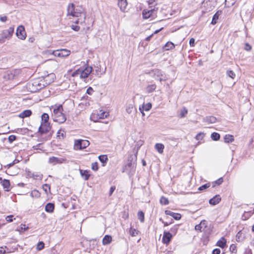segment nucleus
I'll return each mask as SVG.
<instances>
[{"mask_svg": "<svg viewBox=\"0 0 254 254\" xmlns=\"http://www.w3.org/2000/svg\"><path fill=\"white\" fill-rule=\"evenodd\" d=\"M90 144L89 142L86 140H76L74 142V148L75 149H82L86 148Z\"/></svg>", "mask_w": 254, "mask_h": 254, "instance_id": "obj_6", "label": "nucleus"}, {"mask_svg": "<svg viewBox=\"0 0 254 254\" xmlns=\"http://www.w3.org/2000/svg\"><path fill=\"white\" fill-rule=\"evenodd\" d=\"M75 15H77V16H74V17H80L81 23L84 22L86 18V14L84 11V9L82 7L77 6L75 8Z\"/></svg>", "mask_w": 254, "mask_h": 254, "instance_id": "obj_8", "label": "nucleus"}, {"mask_svg": "<svg viewBox=\"0 0 254 254\" xmlns=\"http://www.w3.org/2000/svg\"><path fill=\"white\" fill-rule=\"evenodd\" d=\"M230 250L232 253H236L237 252L236 246L234 244L231 245L230 247Z\"/></svg>", "mask_w": 254, "mask_h": 254, "instance_id": "obj_51", "label": "nucleus"}, {"mask_svg": "<svg viewBox=\"0 0 254 254\" xmlns=\"http://www.w3.org/2000/svg\"><path fill=\"white\" fill-rule=\"evenodd\" d=\"M92 71V67L87 66L84 69L78 68L71 74V76L74 77H79L81 79H85L88 77V75Z\"/></svg>", "mask_w": 254, "mask_h": 254, "instance_id": "obj_2", "label": "nucleus"}, {"mask_svg": "<svg viewBox=\"0 0 254 254\" xmlns=\"http://www.w3.org/2000/svg\"><path fill=\"white\" fill-rule=\"evenodd\" d=\"M187 114L188 110L185 107H184L181 110L180 113L178 117L180 118H183L186 116Z\"/></svg>", "mask_w": 254, "mask_h": 254, "instance_id": "obj_32", "label": "nucleus"}, {"mask_svg": "<svg viewBox=\"0 0 254 254\" xmlns=\"http://www.w3.org/2000/svg\"><path fill=\"white\" fill-rule=\"evenodd\" d=\"M14 32V27H10L7 30L1 31L0 33V43L4 42L5 39H10Z\"/></svg>", "mask_w": 254, "mask_h": 254, "instance_id": "obj_5", "label": "nucleus"}, {"mask_svg": "<svg viewBox=\"0 0 254 254\" xmlns=\"http://www.w3.org/2000/svg\"><path fill=\"white\" fill-rule=\"evenodd\" d=\"M75 7L74 4L73 3H69L67 7V15H70L73 17L77 16V15H75Z\"/></svg>", "mask_w": 254, "mask_h": 254, "instance_id": "obj_12", "label": "nucleus"}, {"mask_svg": "<svg viewBox=\"0 0 254 254\" xmlns=\"http://www.w3.org/2000/svg\"><path fill=\"white\" fill-rule=\"evenodd\" d=\"M220 250L219 249H215L213 250L212 254H220Z\"/></svg>", "mask_w": 254, "mask_h": 254, "instance_id": "obj_61", "label": "nucleus"}, {"mask_svg": "<svg viewBox=\"0 0 254 254\" xmlns=\"http://www.w3.org/2000/svg\"><path fill=\"white\" fill-rule=\"evenodd\" d=\"M30 177L33 178L34 179L36 180H42L43 178V175L39 173H33L29 174Z\"/></svg>", "mask_w": 254, "mask_h": 254, "instance_id": "obj_27", "label": "nucleus"}, {"mask_svg": "<svg viewBox=\"0 0 254 254\" xmlns=\"http://www.w3.org/2000/svg\"><path fill=\"white\" fill-rule=\"evenodd\" d=\"M165 213L166 215L173 217L175 220H179L181 218V215L180 213H177L170 210H166Z\"/></svg>", "mask_w": 254, "mask_h": 254, "instance_id": "obj_15", "label": "nucleus"}, {"mask_svg": "<svg viewBox=\"0 0 254 254\" xmlns=\"http://www.w3.org/2000/svg\"><path fill=\"white\" fill-rule=\"evenodd\" d=\"M156 85L155 84H150L146 86L145 88V91L147 93H151L155 90Z\"/></svg>", "mask_w": 254, "mask_h": 254, "instance_id": "obj_22", "label": "nucleus"}, {"mask_svg": "<svg viewBox=\"0 0 254 254\" xmlns=\"http://www.w3.org/2000/svg\"><path fill=\"white\" fill-rule=\"evenodd\" d=\"M64 161L65 159L64 158L53 156L49 158L48 163L53 165H55L58 164H62L64 162Z\"/></svg>", "mask_w": 254, "mask_h": 254, "instance_id": "obj_11", "label": "nucleus"}, {"mask_svg": "<svg viewBox=\"0 0 254 254\" xmlns=\"http://www.w3.org/2000/svg\"><path fill=\"white\" fill-rule=\"evenodd\" d=\"M16 35L21 40H25L26 39V33L25 28L23 25H20L17 27Z\"/></svg>", "mask_w": 254, "mask_h": 254, "instance_id": "obj_9", "label": "nucleus"}, {"mask_svg": "<svg viewBox=\"0 0 254 254\" xmlns=\"http://www.w3.org/2000/svg\"><path fill=\"white\" fill-rule=\"evenodd\" d=\"M152 107V105L150 103H148L146 104H143L141 106H140L139 108V110L140 112H142V111H149Z\"/></svg>", "mask_w": 254, "mask_h": 254, "instance_id": "obj_19", "label": "nucleus"}, {"mask_svg": "<svg viewBox=\"0 0 254 254\" xmlns=\"http://www.w3.org/2000/svg\"><path fill=\"white\" fill-rule=\"evenodd\" d=\"M63 107L60 105L54 109V121L60 124L64 123L66 121V117L63 113Z\"/></svg>", "mask_w": 254, "mask_h": 254, "instance_id": "obj_3", "label": "nucleus"}, {"mask_svg": "<svg viewBox=\"0 0 254 254\" xmlns=\"http://www.w3.org/2000/svg\"><path fill=\"white\" fill-rule=\"evenodd\" d=\"M49 116L48 114L44 113L41 116V122H49Z\"/></svg>", "mask_w": 254, "mask_h": 254, "instance_id": "obj_34", "label": "nucleus"}, {"mask_svg": "<svg viewBox=\"0 0 254 254\" xmlns=\"http://www.w3.org/2000/svg\"><path fill=\"white\" fill-rule=\"evenodd\" d=\"M172 235L169 232L164 231L162 238V242L164 244H168L172 239Z\"/></svg>", "mask_w": 254, "mask_h": 254, "instance_id": "obj_13", "label": "nucleus"}, {"mask_svg": "<svg viewBox=\"0 0 254 254\" xmlns=\"http://www.w3.org/2000/svg\"><path fill=\"white\" fill-rule=\"evenodd\" d=\"M223 179H222V178H219V179H218V180L215 182V183H216L217 185H219L223 183Z\"/></svg>", "mask_w": 254, "mask_h": 254, "instance_id": "obj_63", "label": "nucleus"}, {"mask_svg": "<svg viewBox=\"0 0 254 254\" xmlns=\"http://www.w3.org/2000/svg\"><path fill=\"white\" fill-rule=\"evenodd\" d=\"M70 27L73 30L76 32L80 30V27L76 25L72 24L70 26Z\"/></svg>", "mask_w": 254, "mask_h": 254, "instance_id": "obj_52", "label": "nucleus"}, {"mask_svg": "<svg viewBox=\"0 0 254 254\" xmlns=\"http://www.w3.org/2000/svg\"><path fill=\"white\" fill-rule=\"evenodd\" d=\"M54 208V204L53 203H48L45 206V210L47 212L51 213L53 212Z\"/></svg>", "mask_w": 254, "mask_h": 254, "instance_id": "obj_26", "label": "nucleus"}, {"mask_svg": "<svg viewBox=\"0 0 254 254\" xmlns=\"http://www.w3.org/2000/svg\"><path fill=\"white\" fill-rule=\"evenodd\" d=\"M204 133L203 132L198 133L195 137V138L197 140H202L204 137Z\"/></svg>", "mask_w": 254, "mask_h": 254, "instance_id": "obj_42", "label": "nucleus"}, {"mask_svg": "<svg viewBox=\"0 0 254 254\" xmlns=\"http://www.w3.org/2000/svg\"><path fill=\"white\" fill-rule=\"evenodd\" d=\"M112 238L110 235H106L104 236L102 240V244L103 245H107L111 243Z\"/></svg>", "mask_w": 254, "mask_h": 254, "instance_id": "obj_21", "label": "nucleus"}, {"mask_svg": "<svg viewBox=\"0 0 254 254\" xmlns=\"http://www.w3.org/2000/svg\"><path fill=\"white\" fill-rule=\"evenodd\" d=\"M98 159L100 160V161L103 163V164L106 163V162L108 160L107 156L106 155H99L98 157Z\"/></svg>", "mask_w": 254, "mask_h": 254, "instance_id": "obj_36", "label": "nucleus"}, {"mask_svg": "<svg viewBox=\"0 0 254 254\" xmlns=\"http://www.w3.org/2000/svg\"><path fill=\"white\" fill-rule=\"evenodd\" d=\"M236 2V0H226V4H228V6L230 7L233 6Z\"/></svg>", "mask_w": 254, "mask_h": 254, "instance_id": "obj_45", "label": "nucleus"}, {"mask_svg": "<svg viewBox=\"0 0 254 254\" xmlns=\"http://www.w3.org/2000/svg\"><path fill=\"white\" fill-rule=\"evenodd\" d=\"M218 18V16L216 14H214L213 15V18H212V20L211 21V24H215L216 23V19H217Z\"/></svg>", "mask_w": 254, "mask_h": 254, "instance_id": "obj_53", "label": "nucleus"}, {"mask_svg": "<svg viewBox=\"0 0 254 254\" xmlns=\"http://www.w3.org/2000/svg\"><path fill=\"white\" fill-rule=\"evenodd\" d=\"M160 202L162 205H167L169 203V200L167 198L162 196L160 198Z\"/></svg>", "mask_w": 254, "mask_h": 254, "instance_id": "obj_41", "label": "nucleus"}, {"mask_svg": "<svg viewBox=\"0 0 254 254\" xmlns=\"http://www.w3.org/2000/svg\"><path fill=\"white\" fill-rule=\"evenodd\" d=\"M42 143H39L36 145H34L33 146V148L35 150H43V147H42Z\"/></svg>", "mask_w": 254, "mask_h": 254, "instance_id": "obj_49", "label": "nucleus"}, {"mask_svg": "<svg viewBox=\"0 0 254 254\" xmlns=\"http://www.w3.org/2000/svg\"><path fill=\"white\" fill-rule=\"evenodd\" d=\"M16 139V136L14 135H11L8 137V140L10 142H12Z\"/></svg>", "mask_w": 254, "mask_h": 254, "instance_id": "obj_58", "label": "nucleus"}, {"mask_svg": "<svg viewBox=\"0 0 254 254\" xmlns=\"http://www.w3.org/2000/svg\"><path fill=\"white\" fill-rule=\"evenodd\" d=\"M227 75L232 79H234L235 77V73L232 70H227L226 72Z\"/></svg>", "mask_w": 254, "mask_h": 254, "instance_id": "obj_43", "label": "nucleus"}, {"mask_svg": "<svg viewBox=\"0 0 254 254\" xmlns=\"http://www.w3.org/2000/svg\"><path fill=\"white\" fill-rule=\"evenodd\" d=\"M49 83L45 81L43 78H39L32 80L26 85L27 90L32 93L36 92L47 86Z\"/></svg>", "mask_w": 254, "mask_h": 254, "instance_id": "obj_1", "label": "nucleus"}, {"mask_svg": "<svg viewBox=\"0 0 254 254\" xmlns=\"http://www.w3.org/2000/svg\"><path fill=\"white\" fill-rule=\"evenodd\" d=\"M211 137L212 140L217 141L220 139V134L217 132H213L211 135Z\"/></svg>", "mask_w": 254, "mask_h": 254, "instance_id": "obj_37", "label": "nucleus"}, {"mask_svg": "<svg viewBox=\"0 0 254 254\" xmlns=\"http://www.w3.org/2000/svg\"><path fill=\"white\" fill-rule=\"evenodd\" d=\"M61 57H66L70 54V51L67 49H62L60 50Z\"/></svg>", "mask_w": 254, "mask_h": 254, "instance_id": "obj_31", "label": "nucleus"}, {"mask_svg": "<svg viewBox=\"0 0 254 254\" xmlns=\"http://www.w3.org/2000/svg\"><path fill=\"white\" fill-rule=\"evenodd\" d=\"M216 118L214 116H207L204 118L203 120V121L206 123L207 124H214L216 122Z\"/></svg>", "mask_w": 254, "mask_h": 254, "instance_id": "obj_17", "label": "nucleus"}, {"mask_svg": "<svg viewBox=\"0 0 254 254\" xmlns=\"http://www.w3.org/2000/svg\"><path fill=\"white\" fill-rule=\"evenodd\" d=\"M189 44L190 47H194L195 45V39L191 38L190 40Z\"/></svg>", "mask_w": 254, "mask_h": 254, "instance_id": "obj_56", "label": "nucleus"}, {"mask_svg": "<svg viewBox=\"0 0 254 254\" xmlns=\"http://www.w3.org/2000/svg\"><path fill=\"white\" fill-rule=\"evenodd\" d=\"M50 129L51 127L49 122H41V125L39 127V132L41 134L46 133L50 131Z\"/></svg>", "mask_w": 254, "mask_h": 254, "instance_id": "obj_10", "label": "nucleus"}, {"mask_svg": "<svg viewBox=\"0 0 254 254\" xmlns=\"http://www.w3.org/2000/svg\"><path fill=\"white\" fill-rule=\"evenodd\" d=\"M13 217V216L12 215L7 216L5 218V220L7 222H11L13 221V219H12V217Z\"/></svg>", "mask_w": 254, "mask_h": 254, "instance_id": "obj_57", "label": "nucleus"}, {"mask_svg": "<svg viewBox=\"0 0 254 254\" xmlns=\"http://www.w3.org/2000/svg\"><path fill=\"white\" fill-rule=\"evenodd\" d=\"M116 189L115 186H112L110 189L109 196H111Z\"/></svg>", "mask_w": 254, "mask_h": 254, "instance_id": "obj_60", "label": "nucleus"}, {"mask_svg": "<svg viewBox=\"0 0 254 254\" xmlns=\"http://www.w3.org/2000/svg\"><path fill=\"white\" fill-rule=\"evenodd\" d=\"M118 5L122 11L125 12L127 11V0H119Z\"/></svg>", "mask_w": 254, "mask_h": 254, "instance_id": "obj_14", "label": "nucleus"}, {"mask_svg": "<svg viewBox=\"0 0 254 254\" xmlns=\"http://www.w3.org/2000/svg\"><path fill=\"white\" fill-rule=\"evenodd\" d=\"M18 73L19 71L17 70H8L4 73L3 78L5 80H11L13 79Z\"/></svg>", "mask_w": 254, "mask_h": 254, "instance_id": "obj_7", "label": "nucleus"}, {"mask_svg": "<svg viewBox=\"0 0 254 254\" xmlns=\"http://www.w3.org/2000/svg\"><path fill=\"white\" fill-rule=\"evenodd\" d=\"M200 224L202 226V228H205L207 227V223L206 220H203L200 222Z\"/></svg>", "mask_w": 254, "mask_h": 254, "instance_id": "obj_54", "label": "nucleus"}, {"mask_svg": "<svg viewBox=\"0 0 254 254\" xmlns=\"http://www.w3.org/2000/svg\"><path fill=\"white\" fill-rule=\"evenodd\" d=\"M108 116V113L103 112L100 118H104L105 117L107 118Z\"/></svg>", "mask_w": 254, "mask_h": 254, "instance_id": "obj_64", "label": "nucleus"}, {"mask_svg": "<svg viewBox=\"0 0 254 254\" xmlns=\"http://www.w3.org/2000/svg\"><path fill=\"white\" fill-rule=\"evenodd\" d=\"M30 196L32 197H39L40 196V192L35 190H32L31 193H30Z\"/></svg>", "mask_w": 254, "mask_h": 254, "instance_id": "obj_38", "label": "nucleus"}, {"mask_svg": "<svg viewBox=\"0 0 254 254\" xmlns=\"http://www.w3.org/2000/svg\"><path fill=\"white\" fill-rule=\"evenodd\" d=\"M209 187H210L209 184H204V185L199 187L198 189V190H199V191H202V190H204L208 188Z\"/></svg>", "mask_w": 254, "mask_h": 254, "instance_id": "obj_44", "label": "nucleus"}, {"mask_svg": "<svg viewBox=\"0 0 254 254\" xmlns=\"http://www.w3.org/2000/svg\"><path fill=\"white\" fill-rule=\"evenodd\" d=\"M155 149L160 153L162 154L163 153L164 145L162 143H156L155 145Z\"/></svg>", "mask_w": 254, "mask_h": 254, "instance_id": "obj_23", "label": "nucleus"}, {"mask_svg": "<svg viewBox=\"0 0 254 254\" xmlns=\"http://www.w3.org/2000/svg\"><path fill=\"white\" fill-rule=\"evenodd\" d=\"M155 10L154 9L150 10H144L142 12V16L144 19H147L150 18L154 12Z\"/></svg>", "mask_w": 254, "mask_h": 254, "instance_id": "obj_16", "label": "nucleus"}, {"mask_svg": "<svg viewBox=\"0 0 254 254\" xmlns=\"http://www.w3.org/2000/svg\"><path fill=\"white\" fill-rule=\"evenodd\" d=\"M151 75L156 80L160 82L166 81L168 79V76L165 73L160 69H154L150 72Z\"/></svg>", "mask_w": 254, "mask_h": 254, "instance_id": "obj_4", "label": "nucleus"}, {"mask_svg": "<svg viewBox=\"0 0 254 254\" xmlns=\"http://www.w3.org/2000/svg\"><path fill=\"white\" fill-rule=\"evenodd\" d=\"M137 216L138 219H139L141 222H143L144 221V214L142 211L138 212Z\"/></svg>", "mask_w": 254, "mask_h": 254, "instance_id": "obj_35", "label": "nucleus"}, {"mask_svg": "<svg viewBox=\"0 0 254 254\" xmlns=\"http://www.w3.org/2000/svg\"><path fill=\"white\" fill-rule=\"evenodd\" d=\"M52 54L53 55H54L55 57H61L60 50H57L54 51L52 52Z\"/></svg>", "mask_w": 254, "mask_h": 254, "instance_id": "obj_50", "label": "nucleus"}, {"mask_svg": "<svg viewBox=\"0 0 254 254\" xmlns=\"http://www.w3.org/2000/svg\"><path fill=\"white\" fill-rule=\"evenodd\" d=\"M93 91L94 90L93 88L91 87H89L87 88L86 90V93L88 94V95H92Z\"/></svg>", "mask_w": 254, "mask_h": 254, "instance_id": "obj_55", "label": "nucleus"}, {"mask_svg": "<svg viewBox=\"0 0 254 254\" xmlns=\"http://www.w3.org/2000/svg\"><path fill=\"white\" fill-rule=\"evenodd\" d=\"M175 46L171 42H168L164 46V49L165 50H169L174 48Z\"/></svg>", "mask_w": 254, "mask_h": 254, "instance_id": "obj_33", "label": "nucleus"}, {"mask_svg": "<svg viewBox=\"0 0 254 254\" xmlns=\"http://www.w3.org/2000/svg\"><path fill=\"white\" fill-rule=\"evenodd\" d=\"M224 141L226 143L232 142L234 140V136L232 135L226 134L224 137Z\"/></svg>", "mask_w": 254, "mask_h": 254, "instance_id": "obj_30", "label": "nucleus"}, {"mask_svg": "<svg viewBox=\"0 0 254 254\" xmlns=\"http://www.w3.org/2000/svg\"><path fill=\"white\" fill-rule=\"evenodd\" d=\"M138 231L135 229L130 228L129 230V233L132 237H134L138 234Z\"/></svg>", "mask_w": 254, "mask_h": 254, "instance_id": "obj_40", "label": "nucleus"}, {"mask_svg": "<svg viewBox=\"0 0 254 254\" xmlns=\"http://www.w3.org/2000/svg\"><path fill=\"white\" fill-rule=\"evenodd\" d=\"M2 186L5 191H9L10 190V182L8 180L4 179L1 182Z\"/></svg>", "mask_w": 254, "mask_h": 254, "instance_id": "obj_20", "label": "nucleus"}, {"mask_svg": "<svg viewBox=\"0 0 254 254\" xmlns=\"http://www.w3.org/2000/svg\"><path fill=\"white\" fill-rule=\"evenodd\" d=\"M7 19V17L6 16L0 17V21L3 22H5Z\"/></svg>", "mask_w": 254, "mask_h": 254, "instance_id": "obj_62", "label": "nucleus"}, {"mask_svg": "<svg viewBox=\"0 0 254 254\" xmlns=\"http://www.w3.org/2000/svg\"><path fill=\"white\" fill-rule=\"evenodd\" d=\"M32 114V112L30 110H26L21 112L19 115V117L21 118H24L26 117H29Z\"/></svg>", "mask_w": 254, "mask_h": 254, "instance_id": "obj_24", "label": "nucleus"}, {"mask_svg": "<svg viewBox=\"0 0 254 254\" xmlns=\"http://www.w3.org/2000/svg\"><path fill=\"white\" fill-rule=\"evenodd\" d=\"M57 136L59 138L63 139L65 136V132L64 130L60 129L57 132Z\"/></svg>", "mask_w": 254, "mask_h": 254, "instance_id": "obj_39", "label": "nucleus"}, {"mask_svg": "<svg viewBox=\"0 0 254 254\" xmlns=\"http://www.w3.org/2000/svg\"><path fill=\"white\" fill-rule=\"evenodd\" d=\"M221 200V197L219 195H216L213 198H211L209 202L210 204L215 205L218 204Z\"/></svg>", "mask_w": 254, "mask_h": 254, "instance_id": "obj_18", "label": "nucleus"}, {"mask_svg": "<svg viewBox=\"0 0 254 254\" xmlns=\"http://www.w3.org/2000/svg\"><path fill=\"white\" fill-rule=\"evenodd\" d=\"M80 173L81 176L84 178L85 181L88 180L90 177V174L87 170H80Z\"/></svg>", "mask_w": 254, "mask_h": 254, "instance_id": "obj_29", "label": "nucleus"}, {"mask_svg": "<svg viewBox=\"0 0 254 254\" xmlns=\"http://www.w3.org/2000/svg\"><path fill=\"white\" fill-rule=\"evenodd\" d=\"M42 188L46 193H48V190H50V186L47 184L43 185L42 186Z\"/></svg>", "mask_w": 254, "mask_h": 254, "instance_id": "obj_46", "label": "nucleus"}, {"mask_svg": "<svg viewBox=\"0 0 254 254\" xmlns=\"http://www.w3.org/2000/svg\"><path fill=\"white\" fill-rule=\"evenodd\" d=\"M202 228V226H201V225L200 224V223L199 224L195 225V229L196 231H199L201 232Z\"/></svg>", "mask_w": 254, "mask_h": 254, "instance_id": "obj_59", "label": "nucleus"}, {"mask_svg": "<svg viewBox=\"0 0 254 254\" xmlns=\"http://www.w3.org/2000/svg\"><path fill=\"white\" fill-rule=\"evenodd\" d=\"M226 245V241L224 237H222L217 243V246L224 248Z\"/></svg>", "mask_w": 254, "mask_h": 254, "instance_id": "obj_25", "label": "nucleus"}, {"mask_svg": "<svg viewBox=\"0 0 254 254\" xmlns=\"http://www.w3.org/2000/svg\"><path fill=\"white\" fill-rule=\"evenodd\" d=\"M91 168L94 171H96L98 169V164L97 162H94L92 163L91 164Z\"/></svg>", "mask_w": 254, "mask_h": 254, "instance_id": "obj_47", "label": "nucleus"}, {"mask_svg": "<svg viewBox=\"0 0 254 254\" xmlns=\"http://www.w3.org/2000/svg\"><path fill=\"white\" fill-rule=\"evenodd\" d=\"M134 110V106L133 104H128L126 106V111L128 114H131Z\"/></svg>", "mask_w": 254, "mask_h": 254, "instance_id": "obj_28", "label": "nucleus"}, {"mask_svg": "<svg viewBox=\"0 0 254 254\" xmlns=\"http://www.w3.org/2000/svg\"><path fill=\"white\" fill-rule=\"evenodd\" d=\"M44 243L43 242H40L37 245V249L38 250H41L44 248Z\"/></svg>", "mask_w": 254, "mask_h": 254, "instance_id": "obj_48", "label": "nucleus"}]
</instances>
